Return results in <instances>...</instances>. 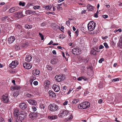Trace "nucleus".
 <instances>
[{
    "mask_svg": "<svg viewBox=\"0 0 122 122\" xmlns=\"http://www.w3.org/2000/svg\"><path fill=\"white\" fill-rule=\"evenodd\" d=\"M90 106V103L87 102H84L78 106L79 109H86L89 107Z\"/></svg>",
    "mask_w": 122,
    "mask_h": 122,
    "instance_id": "nucleus-1",
    "label": "nucleus"
},
{
    "mask_svg": "<svg viewBox=\"0 0 122 122\" xmlns=\"http://www.w3.org/2000/svg\"><path fill=\"white\" fill-rule=\"evenodd\" d=\"M96 24L93 21H90L87 25V27L88 30L92 31L94 29Z\"/></svg>",
    "mask_w": 122,
    "mask_h": 122,
    "instance_id": "nucleus-2",
    "label": "nucleus"
},
{
    "mask_svg": "<svg viewBox=\"0 0 122 122\" xmlns=\"http://www.w3.org/2000/svg\"><path fill=\"white\" fill-rule=\"evenodd\" d=\"M65 75H56L55 77V79L58 82L63 81L65 79Z\"/></svg>",
    "mask_w": 122,
    "mask_h": 122,
    "instance_id": "nucleus-3",
    "label": "nucleus"
},
{
    "mask_svg": "<svg viewBox=\"0 0 122 122\" xmlns=\"http://www.w3.org/2000/svg\"><path fill=\"white\" fill-rule=\"evenodd\" d=\"M49 107H50L49 110L52 112H54L57 110L58 108V107L56 105L51 104L50 105Z\"/></svg>",
    "mask_w": 122,
    "mask_h": 122,
    "instance_id": "nucleus-4",
    "label": "nucleus"
},
{
    "mask_svg": "<svg viewBox=\"0 0 122 122\" xmlns=\"http://www.w3.org/2000/svg\"><path fill=\"white\" fill-rule=\"evenodd\" d=\"M2 100L5 103H8L9 102L8 95L7 94L3 95L2 97Z\"/></svg>",
    "mask_w": 122,
    "mask_h": 122,
    "instance_id": "nucleus-5",
    "label": "nucleus"
},
{
    "mask_svg": "<svg viewBox=\"0 0 122 122\" xmlns=\"http://www.w3.org/2000/svg\"><path fill=\"white\" fill-rule=\"evenodd\" d=\"M18 64V63L17 61H13L9 65V67L12 68L15 67Z\"/></svg>",
    "mask_w": 122,
    "mask_h": 122,
    "instance_id": "nucleus-6",
    "label": "nucleus"
},
{
    "mask_svg": "<svg viewBox=\"0 0 122 122\" xmlns=\"http://www.w3.org/2000/svg\"><path fill=\"white\" fill-rule=\"evenodd\" d=\"M19 118L20 120H23L25 118L26 114L25 112H21L19 115Z\"/></svg>",
    "mask_w": 122,
    "mask_h": 122,
    "instance_id": "nucleus-7",
    "label": "nucleus"
},
{
    "mask_svg": "<svg viewBox=\"0 0 122 122\" xmlns=\"http://www.w3.org/2000/svg\"><path fill=\"white\" fill-rule=\"evenodd\" d=\"M73 54L75 55H78L80 54L81 50L78 48H74L72 50Z\"/></svg>",
    "mask_w": 122,
    "mask_h": 122,
    "instance_id": "nucleus-8",
    "label": "nucleus"
},
{
    "mask_svg": "<svg viewBox=\"0 0 122 122\" xmlns=\"http://www.w3.org/2000/svg\"><path fill=\"white\" fill-rule=\"evenodd\" d=\"M37 116V114L35 112H31L29 115V117L31 119L34 120Z\"/></svg>",
    "mask_w": 122,
    "mask_h": 122,
    "instance_id": "nucleus-9",
    "label": "nucleus"
},
{
    "mask_svg": "<svg viewBox=\"0 0 122 122\" xmlns=\"http://www.w3.org/2000/svg\"><path fill=\"white\" fill-rule=\"evenodd\" d=\"M13 113L14 116L18 117L20 113L19 110V109L16 108H14Z\"/></svg>",
    "mask_w": 122,
    "mask_h": 122,
    "instance_id": "nucleus-10",
    "label": "nucleus"
},
{
    "mask_svg": "<svg viewBox=\"0 0 122 122\" xmlns=\"http://www.w3.org/2000/svg\"><path fill=\"white\" fill-rule=\"evenodd\" d=\"M20 8L18 7H13L10 8L9 10V12L11 13L14 11H17L20 10Z\"/></svg>",
    "mask_w": 122,
    "mask_h": 122,
    "instance_id": "nucleus-11",
    "label": "nucleus"
},
{
    "mask_svg": "<svg viewBox=\"0 0 122 122\" xmlns=\"http://www.w3.org/2000/svg\"><path fill=\"white\" fill-rule=\"evenodd\" d=\"M23 66L24 67L27 69H30L32 67V65H30L29 63H24L23 64Z\"/></svg>",
    "mask_w": 122,
    "mask_h": 122,
    "instance_id": "nucleus-12",
    "label": "nucleus"
},
{
    "mask_svg": "<svg viewBox=\"0 0 122 122\" xmlns=\"http://www.w3.org/2000/svg\"><path fill=\"white\" fill-rule=\"evenodd\" d=\"M52 88L56 92H58L60 90V87L58 85L56 84L53 85L52 86Z\"/></svg>",
    "mask_w": 122,
    "mask_h": 122,
    "instance_id": "nucleus-13",
    "label": "nucleus"
},
{
    "mask_svg": "<svg viewBox=\"0 0 122 122\" xmlns=\"http://www.w3.org/2000/svg\"><path fill=\"white\" fill-rule=\"evenodd\" d=\"M15 38L14 36H11L8 38V43L9 44H11L13 43L15 40Z\"/></svg>",
    "mask_w": 122,
    "mask_h": 122,
    "instance_id": "nucleus-14",
    "label": "nucleus"
},
{
    "mask_svg": "<svg viewBox=\"0 0 122 122\" xmlns=\"http://www.w3.org/2000/svg\"><path fill=\"white\" fill-rule=\"evenodd\" d=\"M36 11L28 10L26 11L25 13L27 15H34L36 13Z\"/></svg>",
    "mask_w": 122,
    "mask_h": 122,
    "instance_id": "nucleus-15",
    "label": "nucleus"
},
{
    "mask_svg": "<svg viewBox=\"0 0 122 122\" xmlns=\"http://www.w3.org/2000/svg\"><path fill=\"white\" fill-rule=\"evenodd\" d=\"M19 107L20 108L24 109L27 107V105L25 103H22L20 104Z\"/></svg>",
    "mask_w": 122,
    "mask_h": 122,
    "instance_id": "nucleus-16",
    "label": "nucleus"
},
{
    "mask_svg": "<svg viewBox=\"0 0 122 122\" xmlns=\"http://www.w3.org/2000/svg\"><path fill=\"white\" fill-rule=\"evenodd\" d=\"M32 74L34 76L39 75L40 73V72L38 69H35L32 71Z\"/></svg>",
    "mask_w": 122,
    "mask_h": 122,
    "instance_id": "nucleus-17",
    "label": "nucleus"
},
{
    "mask_svg": "<svg viewBox=\"0 0 122 122\" xmlns=\"http://www.w3.org/2000/svg\"><path fill=\"white\" fill-rule=\"evenodd\" d=\"M32 59V57L29 55H27L25 59L26 61L28 62H30Z\"/></svg>",
    "mask_w": 122,
    "mask_h": 122,
    "instance_id": "nucleus-18",
    "label": "nucleus"
},
{
    "mask_svg": "<svg viewBox=\"0 0 122 122\" xmlns=\"http://www.w3.org/2000/svg\"><path fill=\"white\" fill-rule=\"evenodd\" d=\"M28 102L30 104H32L33 105H36L37 104L36 102L34 100L30 99Z\"/></svg>",
    "mask_w": 122,
    "mask_h": 122,
    "instance_id": "nucleus-19",
    "label": "nucleus"
},
{
    "mask_svg": "<svg viewBox=\"0 0 122 122\" xmlns=\"http://www.w3.org/2000/svg\"><path fill=\"white\" fill-rule=\"evenodd\" d=\"M43 7L45 8L46 10H52V6L51 5H48L46 6H44Z\"/></svg>",
    "mask_w": 122,
    "mask_h": 122,
    "instance_id": "nucleus-20",
    "label": "nucleus"
},
{
    "mask_svg": "<svg viewBox=\"0 0 122 122\" xmlns=\"http://www.w3.org/2000/svg\"><path fill=\"white\" fill-rule=\"evenodd\" d=\"M48 93L49 95V96L52 97H55L56 96V94L52 91H49Z\"/></svg>",
    "mask_w": 122,
    "mask_h": 122,
    "instance_id": "nucleus-21",
    "label": "nucleus"
},
{
    "mask_svg": "<svg viewBox=\"0 0 122 122\" xmlns=\"http://www.w3.org/2000/svg\"><path fill=\"white\" fill-rule=\"evenodd\" d=\"M65 110L60 111V112L58 115L59 117H62L65 116Z\"/></svg>",
    "mask_w": 122,
    "mask_h": 122,
    "instance_id": "nucleus-22",
    "label": "nucleus"
},
{
    "mask_svg": "<svg viewBox=\"0 0 122 122\" xmlns=\"http://www.w3.org/2000/svg\"><path fill=\"white\" fill-rule=\"evenodd\" d=\"M20 87L19 86H16L14 87L12 86L11 87V89L12 91L15 90H18L20 88Z\"/></svg>",
    "mask_w": 122,
    "mask_h": 122,
    "instance_id": "nucleus-23",
    "label": "nucleus"
},
{
    "mask_svg": "<svg viewBox=\"0 0 122 122\" xmlns=\"http://www.w3.org/2000/svg\"><path fill=\"white\" fill-rule=\"evenodd\" d=\"M57 63V61L56 58H53L51 59L50 61V63L52 64H55Z\"/></svg>",
    "mask_w": 122,
    "mask_h": 122,
    "instance_id": "nucleus-24",
    "label": "nucleus"
},
{
    "mask_svg": "<svg viewBox=\"0 0 122 122\" xmlns=\"http://www.w3.org/2000/svg\"><path fill=\"white\" fill-rule=\"evenodd\" d=\"M94 7L90 5H88L87 6V9L89 10L92 11Z\"/></svg>",
    "mask_w": 122,
    "mask_h": 122,
    "instance_id": "nucleus-25",
    "label": "nucleus"
},
{
    "mask_svg": "<svg viewBox=\"0 0 122 122\" xmlns=\"http://www.w3.org/2000/svg\"><path fill=\"white\" fill-rule=\"evenodd\" d=\"M21 46L22 47L24 48H25L27 47L28 46V43H25L24 44H21Z\"/></svg>",
    "mask_w": 122,
    "mask_h": 122,
    "instance_id": "nucleus-26",
    "label": "nucleus"
},
{
    "mask_svg": "<svg viewBox=\"0 0 122 122\" xmlns=\"http://www.w3.org/2000/svg\"><path fill=\"white\" fill-rule=\"evenodd\" d=\"M15 49L16 50H18L20 49V47L18 44H16L14 46Z\"/></svg>",
    "mask_w": 122,
    "mask_h": 122,
    "instance_id": "nucleus-27",
    "label": "nucleus"
},
{
    "mask_svg": "<svg viewBox=\"0 0 122 122\" xmlns=\"http://www.w3.org/2000/svg\"><path fill=\"white\" fill-rule=\"evenodd\" d=\"M19 94V92L18 91H16L14 92L13 96L14 97H16Z\"/></svg>",
    "mask_w": 122,
    "mask_h": 122,
    "instance_id": "nucleus-28",
    "label": "nucleus"
},
{
    "mask_svg": "<svg viewBox=\"0 0 122 122\" xmlns=\"http://www.w3.org/2000/svg\"><path fill=\"white\" fill-rule=\"evenodd\" d=\"M89 60V59L88 58H86L83 59H82V61L85 63H86L88 62Z\"/></svg>",
    "mask_w": 122,
    "mask_h": 122,
    "instance_id": "nucleus-29",
    "label": "nucleus"
},
{
    "mask_svg": "<svg viewBox=\"0 0 122 122\" xmlns=\"http://www.w3.org/2000/svg\"><path fill=\"white\" fill-rule=\"evenodd\" d=\"M41 7L40 5H36L33 7V9L35 10L38 9H40Z\"/></svg>",
    "mask_w": 122,
    "mask_h": 122,
    "instance_id": "nucleus-30",
    "label": "nucleus"
},
{
    "mask_svg": "<svg viewBox=\"0 0 122 122\" xmlns=\"http://www.w3.org/2000/svg\"><path fill=\"white\" fill-rule=\"evenodd\" d=\"M90 53L91 54H92L94 55H96V51L94 50L93 49L90 52Z\"/></svg>",
    "mask_w": 122,
    "mask_h": 122,
    "instance_id": "nucleus-31",
    "label": "nucleus"
},
{
    "mask_svg": "<svg viewBox=\"0 0 122 122\" xmlns=\"http://www.w3.org/2000/svg\"><path fill=\"white\" fill-rule=\"evenodd\" d=\"M45 82L46 84L45 86H46L47 87H49L50 84V81H46Z\"/></svg>",
    "mask_w": 122,
    "mask_h": 122,
    "instance_id": "nucleus-32",
    "label": "nucleus"
},
{
    "mask_svg": "<svg viewBox=\"0 0 122 122\" xmlns=\"http://www.w3.org/2000/svg\"><path fill=\"white\" fill-rule=\"evenodd\" d=\"M25 28L30 29L31 28V26L29 25L26 24L25 25Z\"/></svg>",
    "mask_w": 122,
    "mask_h": 122,
    "instance_id": "nucleus-33",
    "label": "nucleus"
},
{
    "mask_svg": "<svg viewBox=\"0 0 122 122\" xmlns=\"http://www.w3.org/2000/svg\"><path fill=\"white\" fill-rule=\"evenodd\" d=\"M20 15L19 17L20 18H22L24 17L25 16V15H23V14L22 11H20Z\"/></svg>",
    "mask_w": 122,
    "mask_h": 122,
    "instance_id": "nucleus-34",
    "label": "nucleus"
},
{
    "mask_svg": "<svg viewBox=\"0 0 122 122\" xmlns=\"http://www.w3.org/2000/svg\"><path fill=\"white\" fill-rule=\"evenodd\" d=\"M79 101L78 99H74L72 101V102L73 104H76Z\"/></svg>",
    "mask_w": 122,
    "mask_h": 122,
    "instance_id": "nucleus-35",
    "label": "nucleus"
},
{
    "mask_svg": "<svg viewBox=\"0 0 122 122\" xmlns=\"http://www.w3.org/2000/svg\"><path fill=\"white\" fill-rule=\"evenodd\" d=\"M45 105L43 104H41L40 105V108L41 109H44L45 107Z\"/></svg>",
    "mask_w": 122,
    "mask_h": 122,
    "instance_id": "nucleus-36",
    "label": "nucleus"
},
{
    "mask_svg": "<svg viewBox=\"0 0 122 122\" xmlns=\"http://www.w3.org/2000/svg\"><path fill=\"white\" fill-rule=\"evenodd\" d=\"M39 35H40V37L41 38V40H43L44 39V36L41 33H39Z\"/></svg>",
    "mask_w": 122,
    "mask_h": 122,
    "instance_id": "nucleus-37",
    "label": "nucleus"
},
{
    "mask_svg": "<svg viewBox=\"0 0 122 122\" xmlns=\"http://www.w3.org/2000/svg\"><path fill=\"white\" fill-rule=\"evenodd\" d=\"M61 4L58 5L57 6V8L59 10H62V8L60 6Z\"/></svg>",
    "mask_w": 122,
    "mask_h": 122,
    "instance_id": "nucleus-38",
    "label": "nucleus"
},
{
    "mask_svg": "<svg viewBox=\"0 0 122 122\" xmlns=\"http://www.w3.org/2000/svg\"><path fill=\"white\" fill-rule=\"evenodd\" d=\"M25 3L24 2H22L21 1H20L19 3V5H21L22 6H24L25 5Z\"/></svg>",
    "mask_w": 122,
    "mask_h": 122,
    "instance_id": "nucleus-39",
    "label": "nucleus"
},
{
    "mask_svg": "<svg viewBox=\"0 0 122 122\" xmlns=\"http://www.w3.org/2000/svg\"><path fill=\"white\" fill-rule=\"evenodd\" d=\"M46 68L47 69L50 70H52V67L50 66L49 65H47L46 66Z\"/></svg>",
    "mask_w": 122,
    "mask_h": 122,
    "instance_id": "nucleus-40",
    "label": "nucleus"
},
{
    "mask_svg": "<svg viewBox=\"0 0 122 122\" xmlns=\"http://www.w3.org/2000/svg\"><path fill=\"white\" fill-rule=\"evenodd\" d=\"M59 38L61 39H62L65 38V35L63 34H61L59 36Z\"/></svg>",
    "mask_w": 122,
    "mask_h": 122,
    "instance_id": "nucleus-41",
    "label": "nucleus"
},
{
    "mask_svg": "<svg viewBox=\"0 0 122 122\" xmlns=\"http://www.w3.org/2000/svg\"><path fill=\"white\" fill-rule=\"evenodd\" d=\"M73 116H72V115H70V116L69 117L67 118V120L68 121V120H70L71 119H72V118H73Z\"/></svg>",
    "mask_w": 122,
    "mask_h": 122,
    "instance_id": "nucleus-42",
    "label": "nucleus"
},
{
    "mask_svg": "<svg viewBox=\"0 0 122 122\" xmlns=\"http://www.w3.org/2000/svg\"><path fill=\"white\" fill-rule=\"evenodd\" d=\"M8 16L7 15H6L5 16V17H2L1 18V20H4L6 19L8 17Z\"/></svg>",
    "mask_w": 122,
    "mask_h": 122,
    "instance_id": "nucleus-43",
    "label": "nucleus"
},
{
    "mask_svg": "<svg viewBox=\"0 0 122 122\" xmlns=\"http://www.w3.org/2000/svg\"><path fill=\"white\" fill-rule=\"evenodd\" d=\"M52 119H56L57 118V117L56 115H55L54 116H51Z\"/></svg>",
    "mask_w": 122,
    "mask_h": 122,
    "instance_id": "nucleus-44",
    "label": "nucleus"
},
{
    "mask_svg": "<svg viewBox=\"0 0 122 122\" xmlns=\"http://www.w3.org/2000/svg\"><path fill=\"white\" fill-rule=\"evenodd\" d=\"M104 61V59L103 58H101L99 61V62L100 63H102L103 61Z\"/></svg>",
    "mask_w": 122,
    "mask_h": 122,
    "instance_id": "nucleus-45",
    "label": "nucleus"
},
{
    "mask_svg": "<svg viewBox=\"0 0 122 122\" xmlns=\"http://www.w3.org/2000/svg\"><path fill=\"white\" fill-rule=\"evenodd\" d=\"M65 115H68L69 114V112L67 110H65Z\"/></svg>",
    "mask_w": 122,
    "mask_h": 122,
    "instance_id": "nucleus-46",
    "label": "nucleus"
},
{
    "mask_svg": "<svg viewBox=\"0 0 122 122\" xmlns=\"http://www.w3.org/2000/svg\"><path fill=\"white\" fill-rule=\"evenodd\" d=\"M27 97H33V95L29 94H27Z\"/></svg>",
    "mask_w": 122,
    "mask_h": 122,
    "instance_id": "nucleus-47",
    "label": "nucleus"
},
{
    "mask_svg": "<svg viewBox=\"0 0 122 122\" xmlns=\"http://www.w3.org/2000/svg\"><path fill=\"white\" fill-rule=\"evenodd\" d=\"M104 46H105L106 48H109V46H108L107 44V43H104Z\"/></svg>",
    "mask_w": 122,
    "mask_h": 122,
    "instance_id": "nucleus-48",
    "label": "nucleus"
},
{
    "mask_svg": "<svg viewBox=\"0 0 122 122\" xmlns=\"http://www.w3.org/2000/svg\"><path fill=\"white\" fill-rule=\"evenodd\" d=\"M66 24L68 26L70 25V22L69 21H67L66 22Z\"/></svg>",
    "mask_w": 122,
    "mask_h": 122,
    "instance_id": "nucleus-49",
    "label": "nucleus"
},
{
    "mask_svg": "<svg viewBox=\"0 0 122 122\" xmlns=\"http://www.w3.org/2000/svg\"><path fill=\"white\" fill-rule=\"evenodd\" d=\"M102 16L104 18H108V16L107 15H103Z\"/></svg>",
    "mask_w": 122,
    "mask_h": 122,
    "instance_id": "nucleus-50",
    "label": "nucleus"
},
{
    "mask_svg": "<svg viewBox=\"0 0 122 122\" xmlns=\"http://www.w3.org/2000/svg\"><path fill=\"white\" fill-rule=\"evenodd\" d=\"M68 103V101H66L63 103V105L64 106L66 105Z\"/></svg>",
    "mask_w": 122,
    "mask_h": 122,
    "instance_id": "nucleus-51",
    "label": "nucleus"
},
{
    "mask_svg": "<svg viewBox=\"0 0 122 122\" xmlns=\"http://www.w3.org/2000/svg\"><path fill=\"white\" fill-rule=\"evenodd\" d=\"M119 80V79L118 78H116L113 79L112 80V81H118Z\"/></svg>",
    "mask_w": 122,
    "mask_h": 122,
    "instance_id": "nucleus-52",
    "label": "nucleus"
},
{
    "mask_svg": "<svg viewBox=\"0 0 122 122\" xmlns=\"http://www.w3.org/2000/svg\"><path fill=\"white\" fill-rule=\"evenodd\" d=\"M82 78H83L82 76L79 77L78 78L77 80L78 81H81L82 80Z\"/></svg>",
    "mask_w": 122,
    "mask_h": 122,
    "instance_id": "nucleus-53",
    "label": "nucleus"
},
{
    "mask_svg": "<svg viewBox=\"0 0 122 122\" xmlns=\"http://www.w3.org/2000/svg\"><path fill=\"white\" fill-rule=\"evenodd\" d=\"M32 110L33 111H36V109L35 107H34V106L32 107Z\"/></svg>",
    "mask_w": 122,
    "mask_h": 122,
    "instance_id": "nucleus-54",
    "label": "nucleus"
},
{
    "mask_svg": "<svg viewBox=\"0 0 122 122\" xmlns=\"http://www.w3.org/2000/svg\"><path fill=\"white\" fill-rule=\"evenodd\" d=\"M0 122H4V119L2 118H0Z\"/></svg>",
    "mask_w": 122,
    "mask_h": 122,
    "instance_id": "nucleus-55",
    "label": "nucleus"
},
{
    "mask_svg": "<svg viewBox=\"0 0 122 122\" xmlns=\"http://www.w3.org/2000/svg\"><path fill=\"white\" fill-rule=\"evenodd\" d=\"M33 84L35 85H37L38 84V82L36 81H34L33 82Z\"/></svg>",
    "mask_w": 122,
    "mask_h": 122,
    "instance_id": "nucleus-56",
    "label": "nucleus"
},
{
    "mask_svg": "<svg viewBox=\"0 0 122 122\" xmlns=\"http://www.w3.org/2000/svg\"><path fill=\"white\" fill-rule=\"evenodd\" d=\"M103 101V100L102 99H100L98 101V103L99 104H101Z\"/></svg>",
    "mask_w": 122,
    "mask_h": 122,
    "instance_id": "nucleus-57",
    "label": "nucleus"
},
{
    "mask_svg": "<svg viewBox=\"0 0 122 122\" xmlns=\"http://www.w3.org/2000/svg\"><path fill=\"white\" fill-rule=\"evenodd\" d=\"M108 37L107 36H105V37H103V36L102 37V38L103 40H105L106 39H107V38H108Z\"/></svg>",
    "mask_w": 122,
    "mask_h": 122,
    "instance_id": "nucleus-58",
    "label": "nucleus"
},
{
    "mask_svg": "<svg viewBox=\"0 0 122 122\" xmlns=\"http://www.w3.org/2000/svg\"><path fill=\"white\" fill-rule=\"evenodd\" d=\"M81 88V86H79L76 89V91H78Z\"/></svg>",
    "mask_w": 122,
    "mask_h": 122,
    "instance_id": "nucleus-59",
    "label": "nucleus"
},
{
    "mask_svg": "<svg viewBox=\"0 0 122 122\" xmlns=\"http://www.w3.org/2000/svg\"><path fill=\"white\" fill-rule=\"evenodd\" d=\"M104 48V46H103L102 45H100L99 49H101L103 48Z\"/></svg>",
    "mask_w": 122,
    "mask_h": 122,
    "instance_id": "nucleus-60",
    "label": "nucleus"
},
{
    "mask_svg": "<svg viewBox=\"0 0 122 122\" xmlns=\"http://www.w3.org/2000/svg\"><path fill=\"white\" fill-rule=\"evenodd\" d=\"M46 25V23H45L43 22L41 24V26H43Z\"/></svg>",
    "mask_w": 122,
    "mask_h": 122,
    "instance_id": "nucleus-61",
    "label": "nucleus"
},
{
    "mask_svg": "<svg viewBox=\"0 0 122 122\" xmlns=\"http://www.w3.org/2000/svg\"><path fill=\"white\" fill-rule=\"evenodd\" d=\"M22 120H20L19 119H16V122H22Z\"/></svg>",
    "mask_w": 122,
    "mask_h": 122,
    "instance_id": "nucleus-62",
    "label": "nucleus"
},
{
    "mask_svg": "<svg viewBox=\"0 0 122 122\" xmlns=\"http://www.w3.org/2000/svg\"><path fill=\"white\" fill-rule=\"evenodd\" d=\"M53 43V42L52 41H51L48 44V45H50L52 44V43Z\"/></svg>",
    "mask_w": 122,
    "mask_h": 122,
    "instance_id": "nucleus-63",
    "label": "nucleus"
},
{
    "mask_svg": "<svg viewBox=\"0 0 122 122\" xmlns=\"http://www.w3.org/2000/svg\"><path fill=\"white\" fill-rule=\"evenodd\" d=\"M94 16L96 17L97 18L98 17V14L97 13H96L94 14Z\"/></svg>",
    "mask_w": 122,
    "mask_h": 122,
    "instance_id": "nucleus-64",
    "label": "nucleus"
}]
</instances>
